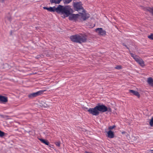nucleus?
I'll return each instance as SVG.
<instances>
[{"mask_svg":"<svg viewBox=\"0 0 153 153\" xmlns=\"http://www.w3.org/2000/svg\"><path fill=\"white\" fill-rule=\"evenodd\" d=\"M56 10L58 13L63 14L64 18L69 16L71 13L73 12L72 10L69 6H64L59 4L56 7Z\"/></svg>","mask_w":153,"mask_h":153,"instance_id":"f257e3e1","label":"nucleus"},{"mask_svg":"<svg viewBox=\"0 0 153 153\" xmlns=\"http://www.w3.org/2000/svg\"><path fill=\"white\" fill-rule=\"evenodd\" d=\"M98 111L104 112L106 111L111 112V109L110 107L107 108L104 105H100V103H98L97 106Z\"/></svg>","mask_w":153,"mask_h":153,"instance_id":"f03ea898","label":"nucleus"},{"mask_svg":"<svg viewBox=\"0 0 153 153\" xmlns=\"http://www.w3.org/2000/svg\"><path fill=\"white\" fill-rule=\"evenodd\" d=\"M73 6L74 9L77 11H79L82 10V12H84L85 10L82 6V4L81 2H73Z\"/></svg>","mask_w":153,"mask_h":153,"instance_id":"7ed1b4c3","label":"nucleus"},{"mask_svg":"<svg viewBox=\"0 0 153 153\" xmlns=\"http://www.w3.org/2000/svg\"><path fill=\"white\" fill-rule=\"evenodd\" d=\"M82 12V13H79V19L80 20L82 21H84L90 17V15L89 14L86 13L85 11L84 12Z\"/></svg>","mask_w":153,"mask_h":153,"instance_id":"20e7f679","label":"nucleus"},{"mask_svg":"<svg viewBox=\"0 0 153 153\" xmlns=\"http://www.w3.org/2000/svg\"><path fill=\"white\" fill-rule=\"evenodd\" d=\"M87 111L89 114H92L93 115L97 116L100 114V112L98 111L97 106L94 108H90Z\"/></svg>","mask_w":153,"mask_h":153,"instance_id":"39448f33","label":"nucleus"},{"mask_svg":"<svg viewBox=\"0 0 153 153\" xmlns=\"http://www.w3.org/2000/svg\"><path fill=\"white\" fill-rule=\"evenodd\" d=\"M44 91H39L33 93L29 94L28 96V97L30 98H32L33 97H35L38 96L40 95L41 94H42L43 93Z\"/></svg>","mask_w":153,"mask_h":153,"instance_id":"423d86ee","label":"nucleus"},{"mask_svg":"<svg viewBox=\"0 0 153 153\" xmlns=\"http://www.w3.org/2000/svg\"><path fill=\"white\" fill-rule=\"evenodd\" d=\"M87 40V36L85 34L80 35L79 36V40L78 43H82L85 42H86Z\"/></svg>","mask_w":153,"mask_h":153,"instance_id":"0eeeda50","label":"nucleus"},{"mask_svg":"<svg viewBox=\"0 0 153 153\" xmlns=\"http://www.w3.org/2000/svg\"><path fill=\"white\" fill-rule=\"evenodd\" d=\"M95 31L100 35L103 36L106 34V32L105 30H103L102 28H97L95 29Z\"/></svg>","mask_w":153,"mask_h":153,"instance_id":"6e6552de","label":"nucleus"},{"mask_svg":"<svg viewBox=\"0 0 153 153\" xmlns=\"http://www.w3.org/2000/svg\"><path fill=\"white\" fill-rule=\"evenodd\" d=\"M79 14H71L69 16V19L70 20L76 21L78 18L79 19Z\"/></svg>","mask_w":153,"mask_h":153,"instance_id":"1a4fd4ad","label":"nucleus"},{"mask_svg":"<svg viewBox=\"0 0 153 153\" xmlns=\"http://www.w3.org/2000/svg\"><path fill=\"white\" fill-rule=\"evenodd\" d=\"M79 34L72 35L70 36V39L72 41L76 43H78L79 42Z\"/></svg>","mask_w":153,"mask_h":153,"instance_id":"9d476101","label":"nucleus"},{"mask_svg":"<svg viewBox=\"0 0 153 153\" xmlns=\"http://www.w3.org/2000/svg\"><path fill=\"white\" fill-rule=\"evenodd\" d=\"M43 8L44 9L47 10L50 12H55L56 11V7H55L54 6L53 7H44Z\"/></svg>","mask_w":153,"mask_h":153,"instance_id":"9b49d317","label":"nucleus"},{"mask_svg":"<svg viewBox=\"0 0 153 153\" xmlns=\"http://www.w3.org/2000/svg\"><path fill=\"white\" fill-rule=\"evenodd\" d=\"M136 61L142 67H143L144 66L145 64L144 63V62L142 59H141L139 57L137 59H136Z\"/></svg>","mask_w":153,"mask_h":153,"instance_id":"f8f14e48","label":"nucleus"},{"mask_svg":"<svg viewBox=\"0 0 153 153\" xmlns=\"http://www.w3.org/2000/svg\"><path fill=\"white\" fill-rule=\"evenodd\" d=\"M129 92L132 94L133 95L137 96L138 98L140 97V94L139 92L136 91H134L132 90H129Z\"/></svg>","mask_w":153,"mask_h":153,"instance_id":"ddd939ff","label":"nucleus"},{"mask_svg":"<svg viewBox=\"0 0 153 153\" xmlns=\"http://www.w3.org/2000/svg\"><path fill=\"white\" fill-rule=\"evenodd\" d=\"M7 97L5 96L0 95V101L6 102H7Z\"/></svg>","mask_w":153,"mask_h":153,"instance_id":"4468645a","label":"nucleus"},{"mask_svg":"<svg viewBox=\"0 0 153 153\" xmlns=\"http://www.w3.org/2000/svg\"><path fill=\"white\" fill-rule=\"evenodd\" d=\"M147 82L148 84L151 86L153 87V79L150 77L148 78Z\"/></svg>","mask_w":153,"mask_h":153,"instance_id":"2eb2a0df","label":"nucleus"},{"mask_svg":"<svg viewBox=\"0 0 153 153\" xmlns=\"http://www.w3.org/2000/svg\"><path fill=\"white\" fill-rule=\"evenodd\" d=\"M108 137L110 138H113L114 137V132L111 130H109L107 133Z\"/></svg>","mask_w":153,"mask_h":153,"instance_id":"dca6fc26","label":"nucleus"},{"mask_svg":"<svg viewBox=\"0 0 153 153\" xmlns=\"http://www.w3.org/2000/svg\"><path fill=\"white\" fill-rule=\"evenodd\" d=\"M50 1L51 4L54 3L56 4H59L62 0H50Z\"/></svg>","mask_w":153,"mask_h":153,"instance_id":"f3484780","label":"nucleus"},{"mask_svg":"<svg viewBox=\"0 0 153 153\" xmlns=\"http://www.w3.org/2000/svg\"><path fill=\"white\" fill-rule=\"evenodd\" d=\"M39 139L43 143L47 145H48L49 144V142L47 140H46L42 138H39Z\"/></svg>","mask_w":153,"mask_h":153,"instance_id":"a211bd4d","label":"nucleus"},{"mask_svg":"<svg viewBox=\"0 0 153 153\" xmlns=\"http://www.w3.org/2000/svg\"><path fill=\"white\" fill-rule=\"evenodd\" d=\"M147 10L151 13L153 16V7H149L147 9Z\"/></svg>","mask_w":153,"mask_h":153,"instance_id":"6ab92c4d","label":"nucleus"},{"mask_svg":"<svg viewBox=\"0 0 153 153\" xmlns=\"http://www.w3.org/2000/svg\"><path fill=\"white\" fill-rule=\"evenodd\" d=\"M130 54L131 55V57H132L135 60V61H136V59H137L139 57L137 56L135 54H133L132 53H130Z\"/></svg>","mask_w":153,"mask_h":153,"instance_id":"aec40b11","label":"nucleus"},{"mask_svg":"<svg viewBox=\"0 0 153 153\" xmlns=\"http://www.w3.org/2000/svg\"><path fill=\"white\" fill-rule=\"evenodd\" d=\"M72 0H63L64 3L65 4H68Z\"/></svg>","mask_w":153,"mask_h":153,"instance_id":"412c9836","label":"nucleus"},{"mask_svg":"<svg viewBox=\"0 0 153 153\" xmlns=\"http://www.w3.org/2000/svg\"><path fill=\"white\" fill-rule=\"evenodd\" d=\"M5 133L0 130V137H2L5 135Z\"/></svg>","mask_w":153,"mask_h":153,"instance_id":"4be33fe9","label":"nucleus"},{"mask_svg":"<svg viewBox=\"0 0 153 153\" xmlns=\"http://www.w3.org/2000/svg\"><path fill=\"white\" fill-rule=\"evenodd\" d=\"M148 37L149 39L153 40V33H151L150 35H149Z\"/></svg>","mask_w":153,"mask_h":153,"instance_id":"5701e85b","label":"nucleus"},{"mask_svg":"<svg viewBox=\"0 0 153 153\" xmlns=\"http://www.w3.org/2000/svg\"><path fill=\"white\" fill-rule=\"evenodd\" d=\"M151 126H153V117L152 118L149 123Z\"/></svg>","mask_w":153,"mask_h":153,"instance_id":"b1692460","label":"nucleus"},{"mask_svg":"<svg viewBox=\"0 0 153 153\" xmlns=\"http://www.w3.org/2000/svg\"><path fill=\"white\" fill-rule=\"evenodd\" d=\"M116 127L115 125H113L112 126H110L108 127V129L109 130H111V129L114 128Z\"/></svg>","mask_w":153,"mask_h":153,"instance_id":"393cba45","label":"nucleus"},{"mask_svg":"<svg viewBox=\"0 0 153 153\" xmlns=\"http://www.w3.org/2000/svg\"><path fill=\"white\" fill-rule=\"evenodd\" d=\"M56 145L58 146L59 147L60 146V141H58L57 142H56L55 143Z\"/></svg>","mask_w":153,"mask_h":153,"instance_id":"a878e982","label":"nucleus"},{"mask_svg":"<svg viewBox=\"0 0 153 153\" xmlns=\"http://www.w3.org/2000/svg\"><path fill=\"white\" fill-rule=\"evenodd\" d=\"M115 68L117 69H120L122 68V66L121 65H117L115 67Z\"/></svg>","mask_w":153,"mask_h":153,"instance_id":"bb28decb","label":"nucleus"},{"mask_svg":"<svg viewBox=\"0 0 153 153\" xmlns=\"http://www.w3.org/2000/svg\"><path fill=\"white\" fill-rule=\"evenodd\" d=\"M44 56L42 55H38L36 57V58L37 59L40 58V57L43 58Z\"/></svg>","mask_w":153,"mask_h":153,"instance_id":"cd10ccee","label":"nucleus"},{"mask_svg":"<svg viewBox=\"0 0 153 153\" xmlns=\"http://www.w3.org/2000/svg\"><path fill=\"white\" fill-rule=\"evenodd\" d=\"M7 19L10 21H11V17L10 16L7 17Z\"/></svg>","mask_w":153,"mask_h":153,"instance_id":"c85d7f7f","label":"nucleus"},{"mask_svg":"<svg viewBox=\"0 0 153 153\" xmlns=\"http://www.w3.org/2000/svg\"><path fill=\"white\" fill-rule=\"evenodd\" d=\"M122 45L125 46L129 50V48L125 44V43H122Z\"/></svg>","mask_w":153,"mask_h":153,"instance_id":"c756f323","label":"nucleus"},{"mask_svg":"<svg viewBox=\"0 0 153 153\" xmlns=\"http://www.w3.org/2000/svg\"><path fill=\"white\" fill-rule=\"evenodd\" d=\"M0 116L2 118H5V117H8V116H4V115H1V114H0Z\"/></svg>","mask_w":153,"mask_h":153,"instance_id":"7c9ffc66","label":"nucleus"},{"mask_svg":"<svg viewBox=\"0 0 153 153\" xmlns=\"http://www.w3.org/2000/svg\"><path fill=\"white\" fill-rule=\"evenodd\" d=\"M85 153H89V152H88L86 151V152H85Z\"/></svg>","mask_w":153,"mask_h":153,"instance_id":"2f4dec72","label":"nucleus"},{"mask_svg":"<svg viewBox=\"0 0 153 153\" xmlns=\"http://www.w3.org/2000/svg\"><path fill=\"white\" fill-rule=\"evenodd\" d=\"M2 0L1 2H4V0Z\"/></svg>","mask_w":153,"mask_h":153,"instance_id":"473e14b6","label":"nucleus"},{"mask_svg":"<svg viewBox=\"0 0 153 153\" xmlns=\"http://www.w3.org/2000/svg\"><path fill=\"white\" fill-rule=\"evenodd\" d=\"M2 0L1 2H4V0Z\"/></svg>","mask_w":153,"mask_h":153,"instance_id":"72a5a7b5","label":"nucleus"},{"mask_svg":"<svg viewBox=\"0 0 153 153\" xmlns=\"http://www.w3.org/2000/svg\"><path fill=\"white\" fill-rule=\"evenodd\" d=\"M6 66H8V65L7 64H6L5 65Z\"/></svg>","mask_w":153,"mask_h":153,"instance_id":"f704fd0d","label":"nucleus"},{"mask_svg":"<svg viewBox=\"0 0 153 153\" xmlns=\"http://www.w3.org/2000/svg\"><path fill=\"white\" fill-rule=\"evenodd\" d=\"M122 133H123H123H125V132H123Z\"/></svg>","mask_w":153,"mask_h":153,"instance_id":"c9c22d12","label":"nucleus"},{"mask_svg":"<svg viewBox=\"0 0 153 153\" xmlns=\"http://www.w3.org/2000/svg\"><path fill=\"white\" fill-rule=\"evenodd\" d=\"M152 151H153V150H152Z\"/></svg>","mask_w":153,"mask_h":153,"instance_id":"e433bc0d","label":"nucleus"}]
</instances>
